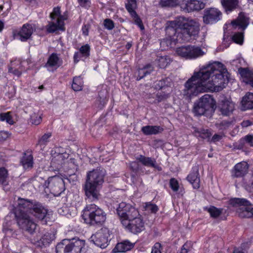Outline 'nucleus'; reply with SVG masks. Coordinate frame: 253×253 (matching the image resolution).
<instances>
[{
    "label": "nucleus",
    "instance_id": "1",
    "mask_svg": "<svg viewBox=\"0 0 253 253\" xmlns=\"http://www.w3.org/2000/svg\"><path fill=\"white\" fill-rule=\"evenodd\" d=\"M227 70L218 61L210 63L199 72L194 73L184 84V93L187 96H196L201 92L220 91L228 82Z\"/></svg>",
    "mask_w": 253,
    "mask_h": 253
},
{
    "label": "nucleus",
    "instance_id": "2",
    "mask_svg": "<svg viewBox=\"0 0 253 253\" xmlns=\"http://www.w3.org/2000/svg\"><path fill=\"white\" fill-rule=\"evenodd\" d=\"M199 30L198 22L191 18H186L184 16H178L173 21L168 22L166 28L168 37L162 41L161 44L166 43L169 46L172 41H190L191 36L198 35Z\"/></svg>",
    "mask_w": 253,
    "mask_h": 253
},
{
    "label": "nucleus",
    "instance_id": "3",
    "mask_svg": "<svg viewBox=\"0 0 253 253\" xmlns=\"http://www.w3.org/2000/svg\"><path fill=\"white\" fill-rule=\"evenodd\" d=\"M105 172L104 169H96L89 171L84 186L85 194L91 201L98 199V189L104 182Z\"/></svg>",
    "mask_w": 253,
    "mask_h": 253
},
{
    "label": "nucleus",
    "instance_id": "4",
    "mask_svg": "<svg viewBox=\"0 0 253 253\" xmlns=\"http://www.w3.org/2000/svg\"><path fill=\"white\" fill-rule=\"evenodd\" d=\"M17 207L21 212H29L33 214L35 217L46 223L50 219V214L42 204L38 202H33L29 200L18 198L17 201Z\"/></svg>",
    "mask_w": 253,
    "mask_h": 253
},
{
    "label": "nucleus",
    "instance_id": "5",
    "mask_svg": "<svg viewBox=\"0 0 253 253\" xmlns=\"http://www.w3.org/2000/svg\"><path fill=\"white\" fill-rule=\"evenodd\" d=\"M82 216L85 222L91 225H102L106 219L105 212L95 204L87 205Z\"/></svg>",
    "mask_w": 253,
    "mask_h": 253
},
{
    "label": "nucleus",
    "instance_id": "6",
    "mask_svg": "<svg viewBox=\"0 0 253 253\" xmlns=\"http://www.w3.org/2000/svg\"><path fill=\"white\" fill-rule=\"evenodd\" d=\"M84 244V240L79 239L64 240L57 245L56 253H81Z\"/></svg>",
    "mask_w": 253,
    "mask_h": 253
},
{
    "label": "nucleus",
    "instance_id": "7",
    "mask_svg": "<svg viewBox=\"0 0 253 253\" xmlns=\"http://www.w3.org/2000/svg\"><path fill=\"white\" fill-rule=\"evenodd\" d=\"M229 204L237 208L236 212L240 217L242 218L253 217V208L252 203L246 199L234 198L229 200Z\"/></svg>",
    "mask_w": 253,
    "mask_h": 253
},
{
    "label": "nucleus",
    "instance_id": "8",
    "mask_svg": "<svg viewBox=\"0 0 253 253\" xmlns=\"http://www.w3.org/2000/svg\"><path fill=\"white\" fill-rule=\"evenodd\" d=\"M16 218L18 226L23 232L30 235L36 232L38 225L27 213L21 212L16 215Z\"/></svg>",
    "mask_w": 253,
    "mask_h": 253
},
{
    "label": "nucleus",
    "instance_id": "9",
    "mask_svg": "<svg viewBox=\"0 0 253 253\" xmlns=\"http://www.w3.org/2000/svg\"><path fill=\"white\" fill-rule=\"evenodd\" d=\"M52 21L47 26V31L49 33H53L57 30L64 31V20L67 17L61 14L60 7H55L50 14Z\"/></svg>",
    "mask_w": 253,
    "mask_h": 253
},
{
    "label": "nucleus",
    "instance_id": "10",
    "mask_svg": "<svg viewBox=\"0 0 253 253\" xmlns=\"http://www.w3.org/2000/svg\"><path fill=\"white\" fill-rule=\"evenodd\" d=\"M215 104V102L210 94H205L201 97L198 102L195 104L194 106V113L197 116L204 115L206 111L213 108Z\"/></svg>",
    "mask_w": 253,
    "mask_h": 253
},
{
    "label": "nucleus",
    "instance_id": "11",
    "mask_svg": "<svg viewBox=\"0 0 253 253\" xmlns=\"http://www.w3.org/2000/svg\"><path fill=\"white\" fill-rule=\"evenodd\" d=\"M109 235V230L104 227L93 234L90 237V240L96 246L101 249H104L108 245Z\"/></svg>",
    "mask_w": 253,
    "mask_h": 253
},
{
    "label": "nucleus",
    "instance_id": "12",
    "mask_svg": "<svg viewBox=\"0 0 253 253\" xmlns=\"http://www.w3.org/2000/svg\"><path fill=\"white\" fill-rule=\"evenodd\" d=\"M176 52L180 56L185 58H196L205 54L204 51L199 46L194 45H187V46H180L178 47Z\"/></svg>",
    "mask_w": 253,
    "mask_h": 253
},
{
    "label": "nucleus",
    "instance_id": "13",
    "mask_svg": "<svg viewBox=\"0 0 253 253\" xmlns=\"http://www.w3.org/2000/svg\"><path fill=\"white\" fill-rule=\"evenodd\" d=\"M47 188L54 196H59L65 190L64 182L59 176L49 177Z\"/></svg>",
    "mask_w": 253,
    "mask_h": 253
},
{
    "label": "nucleus",
    "instance_id": "14",
    "mask_svg": "<svg viewBox=\"0 0 253 253\" xmlns=\"http://www.w3.org/2000/svg\"><path fill=\"white\" fill-rule=\"evenodd\" d=\"M137 7L136 0H129L127 2V11L130 14V21L138 25L141 30L144 29V26L138 13L135 11Z\"/></svg>",
    "mask_w": 253,
    "mask_h": 253
},
{
    "label": "nucleus",
    "instance_id": "15",
    "mask_svg": "<svg viewBox=\"0 0 253 253\" xmlns=\"http://www.w3.org/2000/svg\"><path fill=\"white\" fill-rule=\"evenodd\" d=\"M235 104L231 98L222 97L218 103V109L223 116H230L235 110Z\"/></svg>",
    "mask_w": 253,
    "mask_h": 253
},
{
    "label": "nucleus",
    "instance_id": "16",
    "mask_svg": "<svg viewBox=\"0 0 253 253\" xmlns=\"http://www.w3.org/2000/svg\"><path fill=\"white\" fill-rule=\"evenodd\" d=\"M222 13L217 8H207L204 10L203 21L205 23H214L220 20Z\"/></svg>",
    "mask_w": 253,
    "mask_h": 253
},
{
    "label": "nucleus",
    "instance_id": "17",
    "mask_svg": "<svg viewBox=\"0 0 253 253\" xmlns=\"http://www.w3.org/2000/svg\"><path fill=\"white\" fill-rule=\"evenodd\" d=\"M36 27L33 24H24L17 34V38L21 42H26L30 39L33 32L35 31Z\"/></svg>",
    "mask_w": 253,
    "mask_h": 253
},
{
    "label": "nucleus",
    "instance_id": "18",
    "mask_svg": "<svg viewBox=\"0 0 253 253\" xmlns=\"http://www.w3.org/2000/svg\"><path fill=\"white\" fill-rule=\"evenodd\" d=\"M69 157V154L66 153H56L52 155L51 160V167L53 170H59L64 164Z\"/></svg>",
    "mask_w": 253,
    "mask_h": 253
},
{
    "label": "nucleus",
    "instance_id": "19",
    "mask_svg": "<svg viewBox=\"0 0 253 253\" xmlns=\"http://www.w3.org/2000/svg\"><path fill=\"white\" fill-rule=\"evenodd\" d=\"M205 6V3L202 0H185L181 3V7L188 12L193 10H200Z\"/></svg>",
    "mask_w": 253,
    "mask_h": 253
},
{
    "label": "nucleus",
    "instance_id": "20",
    "mask_svg": "<svg viewBox=\"0 0 253 253\" xmlns=\"http://www.w3.org/2000/svg\"><path fill=\"white\" fill-rule=\"evenodd\" d=\"M62 60L57 54L52 53L45 64V67L49 72H54L62 64Z\"/></svg>",
    "mask_w": 253,
    "mask_h": 253
},
{
    "label": "nucleus",
    "instance_id": "21",
    "mask_svg": "<svg viewBox=\"0 0 253 253\" xmlns=\"http://www.w3.org/2000/svg\"><path fill=\"white\" fill-rule=\"evenodd\" d=\"M249 166L247 162L238 163L231 170L232 177H242L248 171Z\"/></svg>",
    "mask_w": 253,
    "mask_h": 253
},
{
    "label": "nucleus",
    "instance_id": "22",
    "mask_svg": "<svg viewBox=\"0 0 253 253\" xmlns=\"http://www.w3.org/2000/svg\"><path fill=\"white\" fill-rule=\"evenodd\" d=\"M173 82L170 78H167L161 79L155 83V87L157 89H163L165 93H169V97L172 89Z\"/></svg>",
    "mask_w": 253,
    "mask_h": 253
},
{
    "label": "nucleus",
    "instance_id": "23",
    "mask_svg": "<svg viewBox=\"0 0 253 253\" xmlns=\"http://www.w3.org/2000/svg\"><path fill=\"white\" fill-rule=\"evenodd\" d=\"M127 228L132 233L137 234L144 230V224L140 217L135 216L133 219L130 220V223L127 224Z\"/></svg>",
    "mask_w": 253,
    "mask_h": 253
},
{
    "label": "nucleus",
    "instance_id": "24",
    "mask_svg": "<svg viewBox=\"0 0 253 253\" xmlns=\"http://www.w3.org/2000/svg\"><path fill=\"white\" fill-rule=\"evenodd\" d=\"M187 179L192 184L194 189H198L200 187V178L199 169L197 166L193 167L192 171L188 175Z\"/></svg>",
    "mask_w": 253,
    "mask_h": 253
},
{
    "label": "nucleus",
    "instance_id": "25",
    "mask_svg": "<svg viewBox=\"0 0 253 253\" xmlns=\"http://www.w3.org/2000/svg\"><path fill=\"white\" fill-rule=\"evenodd\" d=\"M249 23V20L244 13H239L237 19L231 22V24L234 28H238L239 29L244 30L247 27Z\"/></svg>",
    "mask_w": 253,
    "mask_h": 253
},
{
    "label": "nucleus",
    "instance_id": "26",
    "mask_svg": "<svg viewBox=\"0 0 253 253\" xmlns=\"http://www.w3.org/2000/svg\"><path fill=\"white\" fill-rule=\"evenodd\" d=\"M117 214L123 225L126 228V203H121L116 210Z\"/></svg>",
    "mask_w": 253,
    "mask_h": 253
},
{
    "label": "nucleus",
    "instance_id": "27",
    "mask_svg": "<svg viewBox=\"0 0 253 253\" xmlns=\"http://www.w3.org/2000/svg\"><path fill=\"white\" fill-rule=\"evenodd\" d=\"M239 71L244 82L250 84L253 87V71L248 69V68H240Z\"/></svg>",
    "mask_w": 253,
    "mask_h": 253
},
{
    "label": "nucleus",
    "instance_id": "28",
    "mask_svg": "<svg viewBox=\"0 0 253 253\" xmlns=\"http://www.w3.org/2000/svg\"><path fill=\"white\" fill-rule=\"evenodd\" d=\"M138 160L140 163H143L146 166H151V167H154L156 169H158L159 171L162 170L161 167H160L157 163L155 159L154 158H151V157H146L144 155H140Z\"/></svg>",
    "mask_w": 253,
    "mask_h": 253
},
{
    "label": "nucleus",
    "instance_id": "29",
    "mask_svg": "<svg viewBox=\"0 0 253 253\" xmlns=\"http://www.w3.org/2000/svg\"><path fill=\"white\" fill-rule=\"evenodd\" d=\"M141 130L143 133L146 135H150V134H158L163 131L164 129L161 126L158 125H146L143 126L141 128Z\"/></svg>",
    "mask_w": 253,
    "mask_h": 253
},
{
    "label": "nucleus",
    "instance_id": "30",
    "mask_svg": "<svg viewBox=\"0 0 253 253\" xmlns=\"http://www.w3.org/2000/svg\"><path fill=\"white\" fill-rule=\"evenodd\" d=\"M221 3L225 12L228 13L237 7L239 0H221Z\"/></svg>",
    "mask_w": 253,
    "mask_h": 253
},
{
    "label": "nucleus",
    "instance_id": "31",
    "mask_svg": "<svg viewBox=\"0 0 253 253\" xmlns=\"http://www.w3.org/2000/svg\"><path fill=\"white\" fill-rule=\"evenodd\" d=\"M242 107L244 110L253 109V93L249 92L243 97L241 101Z\"/></svg>",
    "mask_w": 253,
    "mask_h": 253
},
{
    "label": "nucleus",
    "instance_id": "32",
    "mask_svg": "<svg viewBox=\"0 0 253 253\" xmlns=\"http://www.w3.org/2000/svg\"><path fill=\"white\" fill-rule=\"evenodd\" d=\"M152 102L154 103H157V102H160V101H163L165 100L166 98L169 97V93H166L164 89H161L160 91H156L152 93Z\"/></svg>",
    "mask_w": 253,
    "mask_h": 253
},
{
    "label": "nucleus",
    "instance_id": "33",
    "mask_svg": "<svg viewBox=\"0 0 253 253\" xmlns=\"http://www.w3.org/2000/svg\"><path fill=\"white\" fill-rule=\"evenodd\" d=\"M55 238V234L53 231H46L40 239L43 245L49 244Z\"/></svg>",
    "mask_w": 253,
    "mask_h": 253
},
{
    "label": "nucleus",
    "instance_id": "34",
    "mask_svg": "<svg viewBox=\"0 0 253 253\" xmlns=\"http://www.w3.org/2000/svg\"><path fill=\"white\" fill-rule=\"evenodd\" d=\"M153 70L154 68L151 64H147L142 68H140L138 70L137 80H140V79L143 78L144 76H146L147 74H150Z\"/></svg>",
    "mask_w": 253,
    "mask_h": 253
},
{
    "label": "nucleus",
    "instance_id": "35",
    "mask_svg": "<svg viewBox=\"0 0 253 253\" xmlns=\"http://www.w3.org/2000/svg\"><path fill=\"white\" fill-rule=\"evenodd\" d=\"M83 86V81L81 76L75 77L73 78L72 87L75 91H80Z\"/></svg>",
    "mask_w": 253,
    "mask_h": 253
},
{
    "label": "nucleus",
    "instance_id": "36",
    "mask_svg": "<svg viewBox=\"0 0 253 253\" xmlns=\"http://www.w3.org/2000/svg\"><path fill=\"white\" fill-rule=\"evenodd\" d=\"M33 156L31 154L26 155L23 157L21 160L22 164L25 169L31 168L33 167Z\"/></svg>",
    "mask_w": 253,
    "mask_h": 253
},
{
    "label": "nucleus",
    "instance_id": "37",
    "mask_svg": "<svg viewBox=\"0 0 253 253\" xmlns=\"http://www.w3.org/2000/svg\"><path fill=\"white\" fill-rule=\"evenodd\" d=\"M194 133L196 136H199V137H201L203 139L210 138L211 135V132H210L208 129H203V128H201V129L195 128Z\"/></svg>",
    "mask_w": 253,
    "mask_h": 253
},
{
    "label": "nucleus",
    "instance_id": "38",
    "mask_svg": "<svg viewBox=\"0 0 253 253\" xmlns=\"http://www.w3.org/2000/svg\"><path fill=\"white\" fill-rule=\"evenodd\" d=\"M171 59L169 56H160L157 59L158 65L160 68H166L169 63H170Z\"/></svg>",
    "mask_w": 253,
    "mask_h": 253
},
{
    "label": "nucleus",
    "instance_id": "39",
    "mask_svg": "<svg viewBox=\"0 0 253 253\" xmlns=\"http://www.w3.org/2000/svg\"><path fill=\"white\" fill-rule=\"evenodd\" d=\"M8 175L7 169L3 167L0 168V184L4 185H7Z\"/></svg>",
    "mask_w": 253,
    "mask_h": 253
},
{
    "label": "nucleus",
    "instance_id": "40",
    "mask_svg": "<svg viewBox=\"0 0 253 253\" xmlns=\"http://www.w3.org/2000/svg\"><path fill=\"white\" fill-rule=\"evenodd\" d=\"M0 121H6V122L10 125H13L14 122L12 118L11 112L2 113L0 114Z\"/></svg>",
    "mask_w": 253,
    "mask_h": 253
},
{
    "label": "nucleus",
    "instance_id": "41",
    "mask_svg": "<svg viewBox=\"0 0 253 253\" xmlns=\"http://www.w3.org/2000/svg\"><path fill=\"white\" fill-rule=\"evenodd\" d=\"M211 216L213 218H217L222 213L223 209L216 208L214 206H211L208 209Z\"/></svg>",
    "mask_w": 253,
    "mask_h": 253
},
{
    "label": "nucleus",
    "instance_id": "42",
    "mask_svg": "<svg viewBox=\"0 0 253 253\" xmlns=\"http://www.w3.org/2000/svg\"><path fill=\"white\" fill-rule=\"evenodd\" d=\"M51 136V132H47L44 134L38 141L37 145H40L41 147L45 146L49 142V139Z\"/></svg>",
    "mask_w": 253,
    "mask_h": 253
},
{
    "label": "nucleus",
    "instance_id": "43",
    "mask_svg": "<svg viewBox=\"0 0 253 253\" xmlns=\"http://www.w3.org/2000/svg\"><path fill=\"white\" fill-rule=\"evenodd\" d=\"M139 213L137 209L134 208L133 206H130L127 210V219L129 222H130V219H134L136 216H139Z\"/></svg>",
    "mask_w": 253,
    "mask_h": 253
},
{
    "label": "nucleus",
    "instance_id": "44",
    "mask_svg": "<svg viewBox=\"0 0 253 253\" xmlns=\"http://www.w3.org/2000/svg\"><path fill=\"white\" fill-rule=\"evenodd\" d=\"M126 241H125L123 242L118 243L115 248L113 250V252L114 253H124L126 252Z\"/></svg>",
    "mask_w": 253,
    "mask_h": 253
},
{
    "label": "nucleus",
    "instance_id": "45",
    "mask_svg": "<svg viewBox=\"0 0 253 253\" xmlns=\"http://www.w3.org/2000/svg\"><path fill=\"white\" fill-rule=\"evenodd\" d=\"M79 52L82 54L83 57H88L90 52V46L88 44L82 46L80 48Z\"/></svg>",
    "mask_w": 253,
    "mask_h": 253
},
{
    "label": "nucleus",
    "instance_id": "46",
    "mask_svg": "<svg viewBox=\"0 0 253 253\" xmlns=\"http://www.w3.org/2000/svg\"><path fill=\"white\" fill-rule=\"evenodd\" d=\"M233 123V121H222L219 123V124H216V126L218 129H226L230 126L232 125Z\"/></svg>",
    "mask_w": 253,
    "mask_h": 253
},
{
    "label": "nucleus",
    "instance_id": "47",
    "mask_svg": "<svg viewBox=\"0 0 253 253\" xmlns=\"http://www.w3.org/2000/svg\"><path fill=\"white\" fill-rule=\"evenodd\" d=\"M232 40L235 42L242 44L244 41V35L242 32H236L232 36Z\"/></svg>",
    "mask_w": 253,
    "mask_h": 253
},
{
    "label": "nucleus",
    "instance_id": "48",
    "mask_svg": "<svg viewBox=\"0 0 253 253\" xmlns=\"http://www.w3.org/2000/svg\"><path fill=\"white\" fill-rule=\"evenodd\" d=\"M144 208L146 210L151 211V212H153L154 213L157 212L159 209L158 206H157L156 204H153V203H150V202L145 203Z\"/></svg>",
    "mask_w": 253,
    "mask_h": 253
},
{
    "label": "nucleus",
    "instance_id": "49",
    "mask_svg": "<svg viewBox=\"0 0 253 253\" xmlns=\"http://www.w3.org/2000/svg\"><path fill=\"white\" fill-rule=\"evenodd\" d=\"M24 70L23 66L21 63L20 64V66L18 68H14L10 67L9 68V72L13 73L14 75L19 77L22 73V71Z\"/></svg>",
    "mask_w": 253,
    "mask_h": 253
},
{
    "label": "nucleus",
    "instance_id": "50",
    "mask_svg": "<svg viewBox=\"0 0 253 253\" xmlns=\"http://www.w3.org/2000/svg\"><path fill=\"white\" fill-rule=\"evenodd\" d=\"M236 146L239 149H242L244 147H247L246 146V135L244 137H242L237 142Z\"/></svg>",
    "mask_w": 253,
    "mask_h": 253
},
{
    "label": "nucleus",
    "instance_id": "51",
    "mask_svg": "<svg viewBox=\"0 0 253 253\" xmlns=\"http://www.w3.org/2000/svg\"><path fill=\"white\" fill-rule=\"evenodd\" d=\"M163 247L160 243H156L152 248L151 253H162Z\"/></svg>",
    "mask_w": 253,
    "mask_h": 253
},
{
    "label": "nucleus",
    "instance_id": "52",
    "mask_svg": "<svg viewBox=\"0 0 253 253\" xmlns=\"http://www.w3.org/2000/svg\"><path fill=\"white\" fill-rule=\"evenodd\" d=\"M169 186L174 191L178 190L179 188V183L178 181H176L174 178H172L169 181Z\"/></svg>",
    "mask_w": 253,
    "mask_h": 253
},
{
    "label": "nucleus",
    "instance_id": "53",
    "mask_svg": "<svg viewBox=\"0 0 253 253\" xmlns=\"http://www.w3.org/2000/svg\"><path fill=\"white\" fill-rule=\"evenodd\" d=\"M104 25L105 28L111 30L114 27V24L112 20L110 19H106L104 21Z\"/></svg>",
    "mask_w": 253,
    "mask_h": 253
},
{
    "label": "nucleus",
    "instance_id": "54",
    "mask_svg": "<svg viewBox=\"0 0 253 253\" xmlns=\"http://www.w3.org/2000/svg\"><path fill=\"white\" fill-rule=\"evenodd\" d=\"M42 121V118L40 116L34 114L31 117V122L35 125H39Z\"/></svg>",
    "mask_w": 253,
    "mask_h": 253
},
{
    "label": "nucleus",
    "instance_id": "55",
    "mask_svg": "<svg viewBox=\"0 0 253 253\" xmlns=\"http://www.w3.org/2000/svg\"><path fill=\"white\" fill-rule=\"evenodd\" d=\"M78 1L79 4L82 7L87 8L90 6V0H78Z\"/></svg>",
    "mask_w": 253,
    "mask_h": 253
},
{
    "label": "nucleus",
    "instance_id": "56",
    "mask_svg": "<svg viewBox=\"0 0 253 253\" xmlns=\"http://www.w3.org/2000/svg\"><path fill=\"white\" fill-rule=\"evenodd\" d=\"M246 146L247 144L250 146H253V134H247L246 135Z\"/></svg>",
    "mask_w": 253,
    "mask_h": 253
},
{
    "label": "nucleus",
    "instance_id": "57",
    "mask_svg": "<svg viewBox=\"0 0 253 253\" xmlns=\"http://www.w3.org/2000/svg\"><path fill=\"white\" fill-rule=\"evenodd\" d=\"M245 188L250 192L253 193V176H252L251 181L246 185Z\"/></svg>",
    "mask_w": 253,
    "mask_h": 253
},
{
    "label": "nucleus",
    "instance_id": "58",
    "mask_svg": "<svg viewBox=\"0 0 253 253\" xmlns=\"http://www.w3.org/2000/svg\"><path fill=\"white\" fill-rule=\"evenodd\" d=\"M223 134L222 133H215L212 137V142H217L222 139Z\"/></svg>",
    "mask_w": 253,
    "mask_h": 253
},
{
    "label": "nucleus",
    "instance_id": "59",
    "mask_svg": "<svg viewBox=\"0 0 253 253\" xmlns=\"http://www.w3.org/2000/svg\"><path fill=\"white\" fill-rule=\"evenodd\" d=\"M83 57L82 54L79 52H76L74 55V61L75 63H78L81 58Z\"/></svg>",
    "mask_w": 253,
    "mask_h": 253
},
{
    "label": "nucleus",
    "instance_id": "60",
    "mask_svg": "<svg viewBox=\"0 0 253 253\" xmlns=\"http://www.w3.org/2000/svg\"><path fill=\"white\" fill-rule=\"evenodd\" d=\"M8 137V133L3 131H0V141L3 140Z\"/></svg>",
    "mask_w": 253,
    "mask_h": 253
},
{
    "label": "nucleus",
    "instance_id": "61",
    "mask_svg": "<svg viewBox=\"0 0 253 253\" xmlns=\"http://www.w3.org/2000/svg\"><path fill=\"white\" fill-rule=\"evenodd\" d=\"M187 246H188L186 245V244L183 245V246L181 248V250L177 253H187L189 251L188 248H187Z\"/></svg>",
    "mask_w": 253,
    "mask_h": 253
},
{
    "label": "nucleus",
    "instance_id": "62",
    "mask_svg": "<svg viewBox=\"0 0 253 253\" xmlns=\"http://www.w3.org/2000/svg\"><path fill=\"white\" fill-rule=\"evenodd\" d=\"M253 124V123L249 121V120H246V121H243L241 123V125L242 126H251Z\"/></svg>",
    "mask_w": 253,
    "mask_h": 253
},
{
    "label": "nucleus",
    "instance_id": "63",
    "mask_svg": "<svg viewBox=\"0 0 253 253\" xmlns=\"http://www.w3.org/2000/svg\"><path fill=\"white\" fill-rule=\"evenodd\" d=\"M171 0H161L160 3L162 5H169Z\"/></svg>",
    "mask_w": 253,
    "mask_h": 253
},
{
    "label": "nucleus",
    "instance_id": "64",
    "mask_svg": "<svg viewBox=\"0 0 253 253\" xmlns=\"http://www.w3.org/2000/svg\"><path fill=\"white\" fill-rule=\"evenodd\" d=\"M134 245L135 243H130V242L127 241V251H129V250H131L132 248H133Z\"/></svg>",
    "mask_w": 253,
    "mask_h": 253
}]
</instances>
